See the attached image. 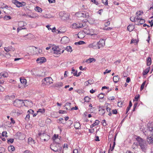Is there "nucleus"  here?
Segmentation results:
<instances>
[{
  "label": "nucleus",
  "instance_id": "c03bdc74",
  "mask_svg": "<svg viewBox=\"0 0 153 153\" xmlns=\"http://www.w3.org/2000/svg\"><path fill=\"white\" fill-rule=\"evenodd\" d=\"M59 113L60 114H65V113H67V111H66L59 110Z\"/></svg>",
  "mask_w": 153,
  "mask_h": 153
},
{
  "label": "nucleus",
  "instance_id": "09e8293b",
  "mask_svg": "<svg viewBox=\"0 0 153 153\" xmlns=\"http://www.w3.org/2000/svg\"><path fill=\"white\" fill-rule=\"evenodd\" d=\"M34 112V111L33 110H32L31 109H30L27 111L28 113H30L32 114H33Z\"/></svg>",
  "mask_w": 153,
  "mask_h": 153
},
{
  "label": "nucleus",
  "instance_id": "de8ad7c7",
  "mask_svg": "<svg viewBox=\"0 0 153 153\" xmlns=\"http://www.w3.org/2000/svg\"><path fill=\"white\" fill-rule=\"evenodd\" d=\"M7 134V131H4L2 132V136L3 137H4V136H5L6 137H7V136L6 135V134Z\"/></svg>",
  "mask_w": 153,
  "mask_h": 153
},
{
  "label": "nucleus",
  "instance_id": "f8f14e48",
  "mask_svg": "<svg viewBox=\"0 0 153 153\" xmlns=\"http://www.w3.org/2000/svg\"><path fill=\"white\" fill-rule=\"evenodd\" d=\"M79 16L86 18H88L89 17V16L88 13L86 12H79L78 13Z\"/></svg>",
  "mask_w": 153,
  "mask_h": 153
},
{
  "label": "nucleus",
  "instance_id": "69168bd1",
  "mask_svg": "<svg viewBox=\"0 0 153 153\" xmlns=\"http://www.w3.org/2000/svg\"><path fill=\"white\" fill-rule=\"evenodd\" d=\"M131 79L129 77H127L126 79V82L127 83L129 82L130 81Z\"/></svg>",
  "mask_w": 153,
  "mask_h": 153
},
{
  "label": "nucleus",
  "instance_id": "4c0bfd02",
  "mask_svg": "<svg viewBox=\"0 0 153 153\" xmlns=\"http://www.w3.org/2000/svg\"><path fill=\"white\" fill-rule=\"evenodd\" d=\"M45 112V109H39L37 111V113L40 112L41 113H44Z\"/></svg>",
  "mask_w": 153,
  "mask_h": 153
},
{
  "label": "nucleus",
  "instance_id": "6e6552de",
  "mask_svg": "<svg viewBox=\"0 0 153 153\" xmlns=\"http://www.w3.org/2000/svg\"><path fill=\"white\" fill-rule=\"evenodd\" d=\"M86 25L85 23H74L72 25V27L74 28H82L85 26Z\"/></svg>",
  "mask_w": 153,
  "mask_h": 153
},
{
  "label": "nucleus",
  "instance_id": "9d476101",
  "mask_svg": "<svg viewBox=\"0 0 153 153\" xmlns=\"http://www.w3.org/2000/svg\"><path fill=\"white\" fill-rule=\"evenodd\" d=\"M97 48L100 49L102 48L105 45V41L103 39H100V40L97 42Z\"/></svg>",
  "mask_w": 153,
  "mask_h": 153
},
{
  "label": "nucleus",
  "instance_id": "c9c22d12",
  "mask_svg": "<svg viewBox=\"0 0 153 153\" xmlns=\"http://www.w3.org/2000/svg\"><path fill=\"white\" fill-rule=\"evenodd\" d=\"M102 3H103L104 5L107 6L108 5V0H101Z\"/></svg>",
  "mask_w": 153,
  "mask_h": 153
},
{
  "label": "nucleus",
  "instance_id": "13d9d810",
  "mask_svg": "<svg viewBox=\"0 0 153 153\" xmlns=\"http://www.w3.org/2000/svg\"><path fill=\"white\" fill-rule=\"evenodd\" d=\"M115 142L114 141L113 145L111 147V151H112L114 150V147H115Z\"/></svg>",
  "mask_w": 153,
  "mask_h": 153
},
{
  "label": "nucleus",
  "instance_id": "c85d7f7f",
  "mask_svg": "<svg viewBox=\"0 0 153 153\" xmlns=\"http://www.w3.org/2000/svg\"><path fill=\"white\" fill-rule=\"evenodd\" d=\"M65 50H66L67 51L70 52L72 51V47L70 46H67L66 48L65 49Z\"/></svg>",
  "mask_w": 153,
  "mask_h": 153
},
{
  "label": "nucleus",
  "instance_id": "39448f33",
  "mask_svg": "<svg viewBox=\"0 0 153 153\" xmlns=\"http://www.w3.org/2000/svg\"><path fill=\"white\" fill-rule=\"evenodd\" d=\"M53 80L50 77H46L42 80V84L43 85H49L53 83Z\"/></svg>",
  "mask_w": 153,
  "mask_h": 153
},
{
  "label": "nucleus",
  "instance_id": "6ab92c4d",
  "mask_svg": "<svg viewBox=\"0 0 153 153\" xmlns=\"http://www.w3.org/2000/svg\"><path fill=\"white\" fill-rule=\"evenodd\" d=\"M20 81L21 83L24 86H26L27 85H26L27 83L26 79H20Z\"/></svg>",
  "mask_w": 153,
  "mask_h": 153
},
{
  "label": "nucleus",
  "instance_id": "c756f323",
  "mask_svg": "<svg viewBox=\"0 0 153 153\" xmlns=\"http://www.w3.org/2000/svg\"><path fill=\"white\" fill-rule=\"evenodd\" d=\"M8 76V74L7 73L2 74V73H0V79L2 78V77L3 76L4 77H7Z\"/></svg>",
  "mask_w": 153,
  "mask_h": 153
},
{
  "label": "nucleus",
  "instance_id": "8fccbe9b",
  "mask_svg": "<svg viewBox=\"0 0 153 153\" xmlns=\"http://www.w3.org/2000/svg\"><path fill=\"white\" fill-rule=\"evenodd\" d=\"M19 4H20L21 5V7H23L25 5H26V3L25 2H20L19 3Z\"/></svg>",
  "mask_w": 153,
  "mask_h": 153
},
{
  "label": "nucleus",
  "instance_id": "680f3d73",
  "mask_svg": "<svg viewBox=\"0 0 153 153\" xmlns=\"http://www.w3.org/2000/svg\"><path fill=\"white\" fill-rule=\"evenodd\" d=\"M94 128L92 129H89V132H90V133H93L94 132Z\"/></svg>",
  "mask_w": 153,
  "mask_h": 153
},
{
  "label": "nucleus",
  "instance_id": "a211bd4d",
  "mask_svg": "<svg viewBox=\"0 0 153 153\" xmlns=\"http://www.w3.org/2000/svg\"><path fill=\"white\" fill-rule=\"evenodd\" d=\"M12 2L13 3L15 4L17 7H21L20 4H19L20 2L17 0H13Z\"/></svg>",
  "mask_w": 153,
  "mask_h": 153
},
{
  "label": "nucleus",
  "instance_id": "49530a36",
  "mask_svg": "<svg viewBox=\"0 0 153 153\" xmlns=\"http://www.w3.org/2000/svg\"><path fill=\"white\" fill-rule=\"evenodd\" d=\"M91 1L92 2L94 3L97 5H99V3L95 0H91Z\"/></svg>",
  "mask_w": 153,
  "mask_h": 153
},
{
  "label": "nucleus",
  "instance_id": "7ed1b4c3",
  "mask_svg": "<svg viewBox=\"0 0 153 153\" xmlns=\"http://www.w3.org/2000/svg\"><path fill=\"white\" fill-rule=\"evenodd\" d=\"M52 50L53 51V53L57 55H59L63 53L64 50L63 47L62 46H55L52 48Z\"/></svg>",
  "mask_w": 153,
  "mask_h": 153
},
{
  "label": "nucleus",
  "instance_id": "338daca9",
  "mask_svg": "<svg viewBox=\"0 0 153 153\" xmlns=\"http://www.w3.org/2000/svg\"><path fill=\"white\" fill-rule=\"evenodd\" d=\"M73 153H79L78 150L76 149H74L73 151Z\"/></svg>",
  "mask_w": 153,
  "mask_h": 153
},
{
  "label": "nucleus",
  "instance_id": "cd10ccee",
  "mask_svg": "<svg viewBox=\"0 0 153 153\" xmlns=\"http://www.w3.org/2000/svg\"><path fill=\"white\" fill-rule=\"evenodd\" d=\"M150 69V67H148L145 70L143 71V74L144 75H146L149 72Z\"/></svg>",
  "mask_w": 153,
  "mask_h": 153
},
{
  "label": "nucleus",
  "instance_id": "72a5a7b5",
  "mask_svg": "<svg viewBox=\"0 0 153 153\" xmlns=\"http://www.w3.org/2000/svg\"><path fill=\"white\" fill-rule=\"evenodd\" d=\"M59 123H62L63 124H64L65 123V122L64 121L63 118H61L59 120Z\"/></svg>",
  "mask_w": 153,
  "mask_h": 153
},
{
  "label": "nucleus",
  "instance_id": "412c9836",
  "mask_svg": "<svg viewBox=\"0 0 153 153\" xmlns=\"http://www.w3.org/2000/svg\"><path fill=\"white\" fill-rule=\"evenodd\" d=\"M100 123V121L98 120H95V122L94 123H93L90 126V128H92L95 126L99 124Z\"/></svg>",
  "mask_w": 153,
  "mask_h": 153
},
{
  "label": "nucleus",
  "instance_id": "4468645a",
  "mask_svg": "<svg viewBox=\"0 0 153 153\" xmlns=\"http://www.w3.org/2000/svg\"><path fill=\"white\" fill-rule=\"evenodd\" d=\"M46 61V59L44 57H42L38 58L36 60L37 63H42Z\"/></svg>",
  "mask_w": 153,
  "mask_h": 153
},
{
  "label": "nucleus",
  "instance_id": "603ef678",
  "mask_svg": "<svg viewBox=\"0 0 153 153\" xmlns=\"http://www.w3.org/2000/svg\"><path fill=\"white\" fill-rule=\"evenodd\" d=\"M88 83L90 84H92L93 83L94 81L92 79H90L88 80Z\"/></svg>",
  "mask_w": 153,
  "mask_h": 153
},
{
  "label": "nucleus",
  "instance_id": "37998d69",
  "mask_svg": "<svg viewBox=\"0 0 153 153\" xmlns=\"http://www.w3.org/2000/svg\"><path fill=\"white\" fill-rule=\"evenodd\" d=\"M30 117V115L29 114H27L26 117L25 118V120L27 121H28L29 120V118Z\"/></svg>",
  "mask_w": 153,
  "mask_h": 153
},
{
  "label": "nucleus",
  "instance_id": "9b49d317",
  "mask_svg": "<svg viewBox=\"0 0 153 153\" xmlns=\"http://www.w3.org/2000/svg\"><path fill=\"white\" fill-rule=\"evenodd\" d=\"M59 15L62 19L64 20L67 19L69 17V15L65 13L64 12H60L59 13Z\"/></svg>",
  "mask_w": 153,
  "mask_h": 153
},
{
  "label": "nucleus",
  "instance_id": "e2e57ef3",
  "mask_svg": "<svg viewBox=\"0 0 153 153\" xmlns=\"http://www.w3.org/2000/svg\"><path fill=\"white\" fill-rule=\"evenodd\" d=\"M68 125L70 126L73 123V121L71 120H69L68 121Z\"/></svg>",
  "mask_w": 153,
  "mask_h": 153
},
{
  "label": "nucleus",
  "instance_id": "4be33fe9",
  "mask_svg": "<svg viewBox=\"0 0 153 153\" xmlns=\"http://www.w3.org/2000/svg\"><path fill=\"white\" fill-rule=\"evenodd\" d=\"M75 128L76 129H79L81 128L80 124L77 122H76L74 125Z\"/></svg>",
  "mask_w": 153,
  "mask_h": 153
},
{
  "label": "nucleus",
  "instance_id": "864d4df0",
  "mask_svg": "<svg viewBox=\"0 0 153 153\" xmlns=\"http://www.w3.org/2000/svg\"><path fill=\"white\" fill-rule=\"evenodd\" d=\"M123 105V102H118V106L119 107H122Z\"/></svg>",
  "mask_w": 153,
  "mask_h": 153
},
{
  "label": "nucleus",
  "instance_id": "2f4dec72",
  "mask_svg": "<svg viewBox=\"0 0 153 153\" xmlns=\"http://www.w3.org/2000/svg\"><path fill=\"white\" fill-rule=\"evenodd\" d=\"M85 42L82 41H79L78 42H76L74 44L75 45H82L85 44Z\"/></svg>",
  "mask_w": 153,
  "mask_h": 153
},
{
  "label": "nucleus",
  "instance_id": "0eeeda50",
  "mask_svg": "<svg viewBox=\"0 0 153 153\" xmlns=\"http://www.w3.org/2000/svg\"><path fill=\"white\" fill-rule=\"evenodd\" d=\"M14 105L17 107H20L23 105H25V102L22 100L16 99L13 102Z\"/></svg>",
  "mask_w": 153,
  "mask_h": 153
},
{
  "label": "nucleus",
  "instance_id": "dca6fc26",
  "mask_svg": "<svg viewBox=\"0 0 153 153\" xmlns=\"http://www.w3.org/2000/svg\"><path fill=\"white\" fill-rule=\"evenodd\" d=\"M97 44L96 42H94L93 43L90 44L88 46L89 48H92L94 49H97Z\"/></svg>",
  "mask_w": 153,
  "mask_h": 153
},
{
  "label": "nucleus",
  "instance_id": "f03ea898",
  "mask_svg": "<svg viewBox=\"0 0 153 153\" xmlns=\"http://www.w3.org/2000/svg\"><path fill=\"white\" fill-rule=\"evenodd\" d=\"M136 140L142 150L146 152L147 148L148 145L146 141L140 136H137Z\"/></svg>",
  "mask_w": 153,
  "mask_h": 153
},
{
  "label": "nucleus",
  "instance_id": "052dcab7",
  "mask_svg": "<svg viewBox=\"0 0 153 153\" xmlns=\"http://www.w3.org/2000/svg\"><path fill=\"white\" fill-rule=\"evenodd\" d=\"M102 124L103 125V126H106V123H105V120H104L102 121Z\"/></svg>",
  "mask_w": 153,
  "mask_h": 153
},
{
  "label": "nucleus",
  "instance_id": "a18cd8bd",
  "mask_svg": "<svg viewBox=\"0 0 153 153\" xmlns=\"http://www.w3.org/2000/svg\"><path fill=\"white\" fill-rule=\"evenodd\" d=\"M111 112L112 114H116L117 113V111L116 109H113L111 111Z\"/></svg>",
  "mask_w": 153,
  "mask_h": 153
},
{
  "label": "nucleus",
  "instance_id": "ea45409f",
  "mask_svg": "<svg viewBox=\"0 0 153 153\" xmlns=\"http://www.w3.org/2000/svg\"><path fill=\"white\" fill-rule=\"evenodd\" d=\"M58 135H56V134H54L53 136V143L54 142L55 143L54 141L55 140H57V139H58Z\"/></svg>",
  "mask_w": 153,
  "mask_h": 153
},
{
  "label": "nucleus",
  "instance_id": "f704fd0d",
  "mask_svg": "<svg viewBox=\"0 0 153 153\" xmlns=\"http://www.w3.org/2000/svg\"><path fill=\"white\" fill-rule=\"evenodd\" d=\"M146 81H145L141 85V86H140V91H142L143 90L144 88V85L146 84Z\"/></svg>",
  "mask_w": 153,
  "mask_h": 153
},
{
  "label": "nucleus",
  "instance_id": "5701e85b",
  "mask_svg": "<svg viewBox=\"0 0 153 153\" xmlns=\"http://www.w3.org/2000/svg\"><path fill=\"white\" fill-rule=\"evenodd\" d=\"M145 22V20L144 19L141 18L140 19L139 22H137V24H136V25H143Z\"/></svg>",
  "mask_w": 153,
  "mask_h": 153
},
{
  "label": "nucleus",
  "instance_id": "0e129e2a",
  "mask_svg": "<svg viewBox=\"0 0 153 153\" xmlns=\"http://www.w3.org/2000/svg\"><path fill=\"white\" fill-rule=\"evenodd\" d=\"M111 108H109V107H107L106 108V110H107V111L109 113L110 112H111Z\"/></svg>",
  "mask_w": 153,
  "mask_h": 153
},
{
  "label": "nucleus",
  "instance_id": "4d7b16f0",
  "mask_svg": "<svg viewBox=\"0 0 153 153\" xmlns=\"http://www.w3.org/2000/svg\"><path fill=\"white\" fill-rule=\"evenodd\" d=\"M9 99L12 100L14 99L15 97V96L14 95H11L10 96H9Z\"/></svg>",
  "mask_w": 153,
  "mask_h": 153
},
{
  "label": "nucleus",
  "instance_id": "a19ab883",
  "mask_svg": "<svg viewBox=\"0 0 153 153\" xmlns=\"http://www.w3.org/2000/svg\"><path fill=\"white\" fill-rule=\"evenodd\" d=\"M140 98V95L139 94L138 95H137V96H136L134 97V99L135 100H134L133 101H135L136 102H137L138 101L139 99Z\"/></svg>",
  "mask_w": 153,
  "mask_h": 153
},
{
  "label": "nucleus",
  "instance_id": "473e14b6",
  "mask_svg": "<svg viewBox=\"0 0 153 153\" xmlns=\"http://www.w3.org/2000/svg\"><path fill=\"white\" fill-rule=\"evenodd\" d=\"M97 97L100 99H102L104 98V94L103 93H100L98 95Z\"/></svg>",
  "mask_w": 153,
  "mask_h": 153
},
{
  "label": "nucleus",
  "instance_id": "b1692460",
  "mask_svg": "<svg viewBox=\"0 0 153 153\" xmlns=\"http://www.w3.org/2000/svg\"><path fill=\"white\" fill-rule=\"evenodd\" d=\"M152 63L151 58L150 57H149L147 59V65L148 66H150Z\"/></svg>",
  "mask_w": 153,
  "mask_h": 153
},
{
  "label": "nucleus",
  "instance_id": "aec40b11",
  "mask_svg": "<svg viewBox=\"0 0 153 153\" xmlns=\"http://www.w3.org/2000/svg\"><path fill=\"white\" fill-rule=\"evenodd\" d=\"M120 79V77L118 75H115L113 77V81L115 83H116Z\"/></svg>",
  "mask_w": 153,
  "mask_h": 153
},
{
  "label": "nucleus",
  "instance_id": "423d86ee",
  "mask_svg": "<svg viewBox=\"0 0 153 153\" xmlns=\"http://www.w3.org/2000/svg\"><path fill=\"white\" fill-rule=\"evenodd\" d=\"M39 136L40 137V138L42 140L44 141H48L50 138V137L48 134H46L45 133H39L38 134Z\"/></svg>",
  "mask_w": 153,
  "mask_h": 153
},
{
  "label": "nucleus",
  "instance_id": "3c124183",
  "mask_svg": "<svg viewBox=\"0 0 153 153\" xmlns=\"http://www.w3.org/2000/svg\"><path fill=\"white\" fill-rule=\"evenodd\" d=\"M110 24V22L108 20V21L106 22L104 24L105 26V27H107L108 25H109Z\"/></svg>",
  "mask_w": 153,
  "mask_h": 153
},
{
  "label": "nucleus",
  "instance_id": "58836bf2",
  "mask_svg": "<svg viewBox=\"0 0 153 153\" xmlns=\"http://www.w3.org/2000/svg\"><path fill=\"white\" fill-rule=\"evenodd\" d=\"M11 18L10 16H6L4 17V19L5 20H7L11 19Z\"/></svg>",
  "mask_w": 153,
  "mask_h": 153
},
{
  "label": "nucleus",
  "instance_id": "bf43d9fd",
  "mask_svg": "<svg viewBox=\"0 0 153 153\" xmlns=\"http://www.w3.org/2000/svg\"><path fill=\"white\" fill-rule=\"evenodd\" d=\"M5 51L7 52H8L9 51H11V49H10V48H5Z\"/></svg>",
  "mask_w": 153,
  "mask_h": 153
},
{
  "label": "nucleus",
  "instance_id": "f257e3e1",
  "mask_svg": "<svg viewBox=\"0 0 153 153\" xmlns=\"http://www.w3.org/2000/svg\"><path fill=\"white\" fill-rule=\"evenodd\" d=\"M150 124H148V129L147 131L144 132V134L146 136L147 134V141L150 145L153 143V126H151L149 125Z\"/></svg>",
  "mask_w": 153,
  "mask_h": 153
},
{
  "label": "nucleus",
  "instance_id": "2eb2a0df",
  "mask_svg": "<svg viewBox=\"0 0 153 153\" xmlns=\"http://www.w3.org/2000/svg\"><path fill=\"white\" fill-rule=\"evenodd\" d=\"M69 39L66 36H64L62 37L61 39V42L64 44H66L68 42Z\"/></svg>",
  "mask_w": 153,
  "mask_h": 153
},
{
  "label": "nucleus",
  "instance_id": "6e6d98bb",
  "mask_svg": "<svg viewBox=\"0 0 153 153\" xmlns=\"http://www.w3.org/2000/svg\"><path fill=\"white\" fill-rule=\"evenodd\" d=\"M136 14L137 15V16L138 17L141 15V12H140V11L139 12L137 11L136 13Z\"/></svg>",
  "mask_w": 153,
  "mask_h": 153
},
{
  "label": "nucleus",
  "instance_id": "393cba45",
  "mask_svg": "<svg viewBox=\"0 0 153 153\" xmlns=\"http://www.w3.org/2000/svg\"><path fill=\"white\" fill-rule=\"evenodd\" d=\"M71 103L70 102H67L64 106V107H66V109L67 110H70Z\"/></svg>",
  "mask_w": 153,
  "mask_h": 153
},
{
  "label": "nucleus",
  "instance_id": "bb28decb",
  "mask_svg": "<svg viewBox=\"0 0 153 153\" xmlns=\"http://www.w3.org/2000/svg\"><path fill=\"white\" fill-rule=\"evenodd\" d=\"M134 29V27L132 25H129L127 27L128 30L130 32L132 31Z\"/></svg>",
  "mask_w": 153,
  "mask_h": 153
},
{
  "label": "nucleus",
  "instance_id": "ddd939ff",
  "mask_svg": "<svg viewBox=\"0 0 153 153\" xmlns=\"http://www.w3.org/2000/svg\"><path fill=\"white\" fill-rule=\"evenodd\" d=\"M98 107L100 114L101 115H103L105 112V109L104 108V107L103 106H99Z\"/></svg>",
  "mask_w": 153,
  "mask_h": 153
},
{
  "label": "nucleus",
  "instance_id": "5fc2aeb1",
  "mask_svg": "<svg viewBox=\"0 0 153 153\" xmlns=\"http://www.w3.org/2000/svg\"><path fill=\"white\" fill-rule=\"evenodd\" d=\"M130 20L132 22H134L135 21V17H131L130 18Z\"/></svg>",
  "mask_w": 153,
  "mask_h": 153
},
{
  "label": "nucleus",
  "instance_id": "79ce46f5",
  "mask_svg": "<svg viewBox=\"0 0 153 153\" xmlns=\"http://www.w3.org/2000/svg\"><path fill=\"white\" fill-rule=\"evenodd\" d=\"M91 99V98L88 96L84 98V100H85V102H89V100Z\"/></svg>",
  "mask_w": 153,
  "mask_h": 153
},
{
  "label": "nucleus",
  "instance_id": "a878e982",
  "mask_svg": "<svg viewBox=\"0 0 153 153\" xmlns=\"http://www.w3.org/2000/svg\"><path fill=\"white\" fill-rule=\"evenodd\" d=\"M8 149L9 152H11L14 150L15 148L13 146H8Z\"/></svg>",
  "mask_w": 153,
  "mask_h": 153
},
{
  "label": "nucleus",
  "instance_id": "20e7f679",
  "mask_svg": "<svg viewBox=\"0 0 153 153\" xmlns=\"http://www.w3.org/2000/svg\"><path fill=\"white\" fill-rule=\"evenodd\" d=\"M55 143L53 142L52 144L51 145H50V148L54 152H60L62 150V147H59L58 149L56 148L55 146L56 145L58 146L59 147V144H56L57 143L56 141H54Z\"/></svg>",
  "mask_w": 153,
  "mask_h": 153
},
{
  "label": "nucleus",
  "instance_id": "774afa93",
  "mask_svg": "<svg viewBox=\"0 0 153 153\" xmlns=\"http://www.w3.org/2000/svg\"><path fill=\"white\" fill-rule=\"evenodd\" d=\"M24 153H33L31 151L29 150H26L24 151Z\"/></svg>",
  "mask_w": 153,
  "mask_h": 153
},
{
  "label": "nucleus",
  "instance_id": "1a4fd4ad",
  "mask_svg": "<svg viewBox=\"0 0 153 153\" xmlns=\"http://www.w3.org/2000/svg\"><path fill=\"white\" fill-rule=\"evenodd\" d=\"M93 30L92 29H89L88 27H87L84 28L83 31L87 34L93 35L94 34Z\"/></svg>",
  "mask_w": 153,
  "mask_h": 153
},
{
  "label": "nucleus",
  "instance_id": "e433bc0d",
  "mask_svg": "<svg viewBox=\"0 0 153 153\" xmlns=\"http://www.w3.org/2000/svg\"><path fill=\"white\" fill-rule=\"evenodd\" d=\"M7 143L8 144H9L10 143H12L14 141V139L13 138L11 139H7Z\"/></svg>",
  "mask_w": 153,
  "mask_h": 153
},
{
  "label": "nucleus",
  "instance_id": "7c9ffc66",
  "mask_svg": "<svg viewBox=\"0 0 153 153\" xmlns=\"http://www.w3.org/2000/svg\"><path fill=\"white\" fill-rule=\"evenodd\" d=\"M35 10L36 11L39 12H42V9L39 7L36 6L35 8Z\"/></svg>",
  "mask_w": 153,
  "mask_h": 153
},
{
  "label": "nucleus",
  "instance_id": "f3484780",
  "mask_svg": "<svg viewBox=\"0 0 153 153\" xmlns=\"http://www.w3.org/2000/svg\"><path fill=\"white\" fill-rule=\"evenodd\" d=\"M96 61V59L93 58H89L86 60L85 62L88 63H90L92 62H94Z\"/></svg>",
  "mask_w": 153,
  "mask_h": 153
}]
</instances>
